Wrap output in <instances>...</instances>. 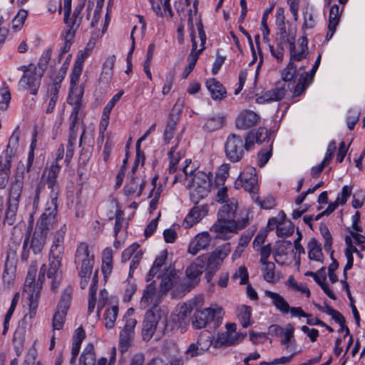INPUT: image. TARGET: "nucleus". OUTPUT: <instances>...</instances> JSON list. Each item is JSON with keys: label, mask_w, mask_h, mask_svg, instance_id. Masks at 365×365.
<instances>
[{"label": "nucleus", "mask_w": 365, "mask_h": 365, "mask_svg": "<svg viewBox=\"0 0 365 365\" xmlns=\"http://www.w3.org/2000/svg\"><path fill=\"white\" fill-rule=\"evenodd\" d=\"M238 319L245 328L250 324V318L252 315V308L247 305H242L238 307Z\"/></svg>", "instance_id": "nucleus-42"}, {"label": "nucleus", "mask_w": 365, "mask_h": 365, "mask_svg": "<svg viewBox=\"0 0 365 365\" xmlns=\"http://www.w3.org/2000/svg\"><path fill=\"white\" fill-rule=\"evenodd\" d=\"M12 142L10 140L6 150L0 156V172L11 175V159L15 155V151L11 148Z\"/></svg>", "instance_id": "nucleus-21"}, {"label": "nucleus", "mask_w": 365, "mask_h": 365, "mask_svg": "<svg viewBox=\"0 0 365 365\" xmlns=\"http://www.w3.org/2000/svg\"><path fill=\"white\" fill-rule=\"evenodd\" d=\"M197 43L195 42V47H193V44L192 43V50L190 53L187 58V66L192 70L194 69L195 64L197 63V61L198 59V57L200 54L202 53V51L205 48V47H201L200 49L197 50Z\"/></svg>", "instance_id": "nucleus-51"}, {"label": "nucleus", "mask_w": 365, "mask_h": 365, "mask_svg": "<svg viewBox=\"0 0 365 365\" xmlns=\"http://www.w3.org/2000/svg\"><path fill=\"white\" fill-rule=\"evenodd\" d=\"M340 20L339 7L337 4H334L329 9V25L334 30L336 29V26Z\"/></svg>", "instance_id": "nucleus-47"}, {"label": "nucleus", "mask_w": 365, "mask_h": 365, "mask_svg": "<svg viewBox=\"0 0 365 365\" xmlns=\"http://www.w3.org/2000/svg\"><path fill=\"white\" fill-rule=\"evenodd\" d=\"M64 253V247H51L48 257V269L47 277L52 276L61 266V261Z\"/></svg>", "instance_id": "nucleus-15"}, {"label": "nucleus", "mask_w": 365, "mask_h": 365, "mask_svg": "<svg viewBox=\"0 0 365 365\" xmlns=\"http://www.w3.org/2000/svg\"><path fill=\"white\" fill-rule=\"evenodd\" d=\"M294 327L292 323H288L284 330V338H282L280 341L281 345H286V348L289 349V343L295 342V339L294 338Z\"/></svg>", "instance_id": "nucleus-45"}, {"label": "nucleus", "mask_w": 365, "mask_h": 365, "mask_svg": "<svg viewBox=\"0 0 365 365\" xmlns=\"http://www.w3.org/2000/svg\"><path fill=\"white\" fill-rule=\"evenodd\" d=\"M139 245L137 243L132 244L130 247L125 249L121 256V260L123 262H125L129 259H132L136 252L138 251Z\"/></svg>", "instance_id": "nucleus-60"}, {"label": "nucleus", "mask_w": 365, "mask_h": 365, "mask_svg": "<svg viewBox=\"0 0 365 365\" xmlns=\"http://www.w3.org/2000/svg\"><path fill=\"white\" fill-rule=\"evenodd\" d=\"M168 257L167 250H163L158 256L156 257L154 263L150 269V272L148 274L146 281H150L159 272L160 269L165 264Z\"/></svg>", "instance_id": "nucleus-33"}, {"label": "nucleus", "mask_w": 365, "mask_h": 365, "mask_svg": "<svg viewBox=\"0 0 365 365\" xmlns=\"http://www.w3.org/2000/svg\"><path fill=\"white\" fill-rule=\"evenodd\" d=\"M83 62L76 60L72 69L71 75V86L70 91L75 88H82L84 89L83 85L78 86L79 78L82 73Z\"/></svg>", "instance_id": "nucleus-36"}, {"label": "nucleus", "mask_w": 365, "mask_h": 365, "mask_svg": "<svg viewBox=\"0 0 365 365\" xmlns=\"http://www.w3.org/2000/svg\"><path fill=\"white\" fill-rule=\"evenodd\" d=\"M245 336V334H235L232 335L227 332L218 334L217 336L213 341V346L215 349H220L224 346H230L240 342Z\"/></svg>", "instance_id": "nucleus-18"}, {"label": "nucleus", "mask_w": 365, "mask_h": 365, "mask_svg": "<svg viewBox=\"0 0 365 365\" xmlns=\"http://www.w3.org/2000/svg\"><path fill=\"white\" fill-rule=\"evenodd\" d=\"M265 295L272 299L273 305L278 311L284 314L289 313V305L282 296L268 290L265 291Z\"/></svg>", "instance_id": "nucleus-24"}, {"label": "nucleus", "mask_w": 365, "mask_h": 365, "mask_svg": "<svg viewBox=\"0 0 365 365\" xmlns=\"http://www.w3.org/2000/svg\"><path fill=\"white\" fill-rule=\"evenodd\" d=\"M75 264L77 269H79L78 274L81 278L80 285L83 289L88 285L93 264V256H90L86 243L81 242L78 246L75 255Z\"/></svg>", "instance_id": "nucleus-5"}, {"label": "nucleus", "mask_w": 365, "mask_h": 365, "mask_svg": "<svg viewBox=\"0 0 365 365\" xmlns=\"http://www.w3.org/2000/svg\"><path fill=\"white\" fill-rule=\"evenodd\" d=\"M57 213V200H51L47 202V207L38 220L35 230L42 231V233L48 235L50 228L54 222Z\"/></svg>", "instance_id": "nucleus-13"}, {"label": "nucleus", "mask_w": 365, "mask_h": 365, "mask_svg": "<svg viewBox=\"0 0 365 365\" xmlns=\"http://www.w3.org/2000/svg\"><path fill=\"white\" fill-rule=\"evenodd\" d=\"M178 279V276L175 272L167 271L164 273L161 278L160 292L162 294L168 292L177 282Z\"/></svg>", "instance_id": "nucleus-25"}, {"label": "nucleus", "mask_w": 365, "mask_h": 365, "mask_svg": "<svg viewBox=\"0 0 365 365\" xmlns=\"http://www.w3.org/2000/svg\"><path fill=\"white\" fill-rule=\"evenodd\" d=\"M237 202L235 199L222 205L217 212V220L210 227V231L216 233V237L228 240L232 233L245 228L249 224L247 217L236 220Z\"/></svg>", "instance_id": "nucleus-1"}, {"label": "nucleus", "mask_w": 365, "mask_h": 365, "mask_svg": "<svg viewBox=\"0 0 365 365\" xmlns=\"http://www.w3.org/2000/svg\"><path fill=\"white\" fill-rule=\"evenodd\" d=\"M235 187H243L245 190L252 194V198L254 199L255 192L258 190L256 169L252 166L246 167L236 180Z\"/></svg>", "instance_id": "nucleus-11"}, {"label": "nucleus", "mask_w": 365, "mask_h": 365, "mask_svg": "<svg viewBox=\"0 0 365 365\" xmlns=\"http://www.w3.org/2000/svg\"><path fill=\"white\" fill-rule=\"evenodd\" d=\"M192 173H195L192 178V185H196L200 187L203 186L205 188L211 189V173H206L202 171H195V173H193L192 170H191L190 175H192Z\"/></svg>", "instance_id": "nucleus-29"}, {"label": "nucleus", "mask_w": 365, "mask_h": 365, "mask_svg": "<svg viewBox=\"0 0 365 365\" xmlns=\"http://www.w3.org/2000/svg\"><path fill=\"white\" fill-rule=\"evenodd\" d=\"M11 101V93L9 86H4L0 88V109L6 110Z\"/></svg>", "instance_id": "nucleus-48"}, {"label": "nucleus", "mask_w": 365, "mask_h": 365, "mask_svg": "<svg viewBox=\"0 0 365 365\" xmlns=\"http://www.w3.org/2000/svg\"><path fill=\"white\" fill-rule=\"evenodd\" d=\"M61 165L58 163L53 165L48 170L46 185L50 189V200H57L59 192L58 185L56 178L59 174Z\"/></svg>", "instance_id": "nucleus-16"}, {"label": "nucleus", "mask_w": 365, "mask_h": 365, "mask_svg": "<svg viewBox=\"0 0 365 365\" xmlns=\"http://www.w3.org/2000/svg\"><path fill=\"white\" fill-rule=\"evenodd\" d=\"M28 16V12L25 9H20L12 21V27L15 31L19 30L24 25Z\"/></svg>", "instance_id": "nucleus-50"}, {"label": "nucleus", "mask_w": 365, "mask_h": 365, "mask_svg": "<svg viewBox=\"0 0 365 365\" xmlns=\"http://www.w3.org/2000/svg\"><path fill=\"white\" fill-rule=\"evenodd\" d=\"M134 313L135 311L133 308H130L127 310L123 317L124 325L121 331L135 334V327L138 323V321L134 317Z\"/></svg>", "instance_id": "nucleus-30"}, {"label": "nucleus", "mask_w": 365, "mask_h": 365, "mask_svg": "<svg viewBox=\"0 0 365 365\" xmlns=\"http://www.w3.org/2000/svg\"><path fill=\"white\" fill-rule=\"evenodd\" d=\"M81 21V17H73L71 14L63 16V22L66 25L68 30L66 34H70L75 36L76 31L79 27Z\"/></svg>", "instance_id": "nucleus-44"}, {"label": "nucleus", "mask_w": 365, "mask_h": 365, "mask_svg": "<svg viewBox=\"0 0 365 365\" xmlns=\"http://www.w3.org/2000/svg\"><path fill=\"white\" fill-rule=\"evenodd\" d=\"M66 314V312L56 310L52 320V327L53 330H60L63 328Z\"/></svg>", "instance_id": "nucleus-54"}, {"label": "nucleus", "mask_w": 365, "mask_h": 365, "mask_svg": "<svg viewBox=\"0 0 365 365\" xmlns=\"http://www.w3.org/2000/svg\"><path fill=\"white\" fill-rule=\"evenodd\" d=\"M307 44V38L302 36L299 45V50L297 51L294 42L289 41V62L282 72V78L284 81H292L296 78L298 68L296 63L307 58L309 53Z\"/></svg>", "instance_id": "nucleus-4"}, {"label": "nucleus", "mask_w": 365, "mask_h": 365, "mask_svg": "<svg viewBox=\"0 0 365 365\" xmlns=\"http://www.w3.org/2000/svg\"><path fill=\"white\" fill-rule=\"evenodd\" d=\"M206 86L213 99L221 100L226 96L227 92L225 87L215 78L207 80Z\"/></svg>", "instance_id": "nucleus-22"}, {"label": "nucleus", "mask_w": 365, "mask_h": 365, "mask_svg": "<svg viewBox=\"0 0 365 365\" xmlns=\"http://www.w3.org/2000/svg\"><path fill=\"white\" fill-rule=\"evenodd\" d=\"M204 268L203 263L200 262H195L191 264L185 271L186 276L192 281H195L202 273V269Z\"/></svg>", "instance_id": "nucleus-40"}, {"label": "nucleus", "mask_w": 365, "mask_h": 365, "mask_svg": "<svg viewBox=\"0 0 365 365\" xmlns=\"http://www.w3.org/2000/svg\"><path fill=\"white\" fill-rule=\"evenodd\" d=\"M210 241L211 237L207 232H202L197 235L189 245L188 252L195 255L200 250L207 249Z\"/></svg>", "instance_id": "nucleus-19"}, {"label": "nucleus", "mask_w": 365, "mask_h": 365, "mask_svg": "<svg viewBox=\"0 0 365 365\" xmlns=\"http://www.w3.org/2000/svg\"><path fill=\"white\" fill-rule=\"evenodd\" d=\"M179 141L178 140L177 143L173 146L168 155L170 158V164L168 168V171L170 173H174L177 170V165L181 158L179 152H177L178 146Z\"/></svg>", "instance_id": "nucleus-41"}, {"label": "nucleus", "mask_w": 365, "mask_h": 365, "mask_svg": "<svg viewBox=\"0 0 365 365\" xmlns=\"http://www.w3.org/2000/svg\"><path fill=\"white\" fill-rule=\"evenodd\" d=\"M279 225L280 223L277 217L270 218L267 223V227L270 230H274L275 227H277V232L279 237L289 236L293 233L294 227L292 225H290L289 228L286 231L282 227H280Z\"/></svg>", "instance_id": "nucleus-43"}, {"label": "nucleus", "mask_w": 365, "mask_h": 365, "mask_svg": "<svg viewBox=\"0 0 365 365\" xmlns=\"http://www.w3.org/2000/svg\"><path fill=\"white\" fill-rule=\"evenodd\" d=\"M22 192V185L19 182L13 183L9 191L7 208L5 212L4 223L13 225L16 222V212L19 208V199Z\"/></svg>", "instance_id": "nucleus-9"}, {"label": "nucleus", "mask_w": 365, "mask_h": 365, "mask_svg": "<svg viewBox=\"0 0 365 365\" xmlns=\"http://www.w3.org/2000/svg\"><path fill=\"white\" fill-rule=\"evenodd\" d=\"M209 211L207 204L195 205L189 212L183 221V226L186 228L192 227L205 217Z\"/></svg>", "instance_id": "nucleus-14"}, {"label": "nucleus", "mask_w": 365, "mask_h": 365, "mask_svg": "<svg viewBox=\"0 0 365 365\" xmlns=\"http://www.w3.org/2000/svg\"><path fill=\"white\" fill-rule=\"evenodd\" d=\"M263 209H272L275 206V200L272 197L265 198L264 200H259V196L255 192V197L252 199Z\"/></svg>", "instance_id": "nucleus-61"}, {"label": "nucleus", "mask_w": 365, "mask_h": 365, "mask_svg": "<svg viewBox=\"0 0 365 365\" xmlns=\"http://www.w3.org/2000/svg\"><path fill=\"white\" fill-rule=\"evenodd\" d=\"M225 123V118L217 116L210 118L205 123V129L208 131H214L221 128Z\"/></svg>", "instance_id": "nucleus-52"}, {"label": "nucleus", "mask_w": 365, "mask_h": 365, "mask_svg": "<svg viewBox=\"0 0 365 365\" xmlns=\"http://www.w3.org/2000/svg\"><path fill=\"white\" fill-rule=\"evenodd\" d=\"M175 73L174 71H170L168 73L165 78V83L162 91L164 95L168 94L170 91L175 81Z\"/></svg>", "instance_id": "nucleus-64"}, {"label": "nucleus", "mask_w": 365, "mask_h": 365, "mask_svg": "<svg viewBox=\"0 0 365 365\" xmlns=\"http://www.w3.org/2000/svg\"><path fill=\"white\" fill-rule=\"evenodd\" d=\"M360 117V112L356 109L351 108L348 110L346 117V122L347 128L349 130H353L356 123L359 121Z\"/></svg>", "instance_id": "nucleus-53"}, {"label": "nucleus", "mask_w": 365, "mask_h": 365, "mask_svg": "<svg viewBox=\"0 0 365 365\" xmlns=\"http://www.w3.org/2000/svg\"><path fill=\"white\" fill-rule=\"evenodd\" d=\"M270 139L271 138H267V147L262 148L258 153L257 165L260 168L264 167L267 163V162L272 155L273 141H271ZM265 140L266 138H264L263 141H264Z\"/></svg>", "instance_id": "nucleus-31"}, {"label": "nucleus", "mask_w": 365, "mask_h": 365, "mask_svg": "<svg viewBox=\"0 0 365 365\" xmlns=\"http://www.w3.org/2000/svg\"><path fill=\"white\" fill-rule=\"evenodd\" d=\"M287 90L284 86H277L276 88L267 91L263 96L257 98L256 101L258 103H262L269 101H277L282 99Z\"/></svg>", "instance_id": "nucleus-20"}, {"label": "nucleus", "mask_w": 365, "mask_h": 365, "mask_svg": "<svg viewBox=\"0 0 365 365\" xmlns=\"http://www.w3.org/2000/svg\"><path fill=\"white\" fill-rule=\"evenodd\" d=\"M230 165L227 163L222 164L219 169V172L216 174V181L218 184L224 182L229 175Z\"/></svg>", "instance_id": "nucleus-62"}, {"label": "nucleus", "mask_w": 365, "mask_h": 365, "mask_svg": "<svg viewBox=\"0 0 365 365\" xmlns=\"http://www.w3.org/2000/svg\"><path fill=\"white\" fill-rule=\"evenodd\" d=\"M231 245L227 242L214 250L209 256L201 255L197 258V262L203 263L207 269L217 271L224 259L229 255Z\"/></svg>", "instance_id": "nucleus-10"}, {"label": "nucleus", "mask_w": 365, "mask_h": 365, "mask_svg": "<svg viewBox=\"0 0 365 365\" xmlns=\"http://www.w3.org/2000/svg\"><path fill=\"white\" fill-rule=\"evenodd\" d=\"M72 293L73 290L71 287H67L64 289L61 294V297L60 301L58 302V306H57V310L62 311L64 312H68L71 302V298H72Z\"/></svg>", "instance_id": "nucleus-37"}, {"label": "nucleus", "mask_w": 365, "mask_h": 365, "mask_svg": "<svg viewBox=\"0 0 365 365\" xmlns=\"http://www.w3.org/2000/svg\"><path fill=\"white\" fill-rule=\"evenodd\" d=\"M118 314V305H113L107 308L103 314L104 325L106 329H110L114 327Z\"/></svg>", "instance_id": "nucleus-34"}, {"label": "nucleus", "mask_w": 365, "mask_h": 365, "mask_svg": "<svg viewBox=\"0 0 365 365\" xmlns=\"http://www.w3.org/2000/svg\"><path fill=\"white\" fill-rule=\"evenodd\" d=\"M47 235L42 233V231L34 230L29 243V248L35 255L39 254L43 249L46 244Z\"/></svg>", "instance_id": "nucleus-23"}, {"label": "nucleus", "mask_w": 365, "mask_h": 365, "mask_svg": "<svg viewBox=\"0 0 365 365\" xmlns=\"http://www.w3.org/2000/svg\"><path fill=\"white\" fill-rule=\"evenodd\" d=\"M134 334L120 331L119 335V346L122 352L126 351L130 346L134 338Z\"/></svg>", "instance_id": "nucleus-46"}, {"label": "nucleus", "mask_w": 365, "mask_h": 365, "mask_svg": "<svg viewBox=\"0 0 365 365\" xmlns=\"http://www.w3.org/2000/svg\"><path fill=\"white\" fill-rule=\"evenodd\" d=\"M312 81L309 78V73L304 72L301 74L299 82L294 87L293 96H299L307 89Z\"/></svg>", "instance_id": "nucleus-38"}, {"label": "nucleus", "mask_w": 365, "mask_h": 365, "mask_svg": "<svg viewBox=\"0 0 365 365\" xmlns=\"http://www.w3.org/2000/svg\"><path fill=\"white\" fill-rule=\"evenodd\" d=\"M264 267L262 269V275L264 279L268 282H273L274 279L275 265L273 262H266L262 263Z\"/></svg>", "instance_id": "nucleus-55"}, {"label": "nucleus", "mask_w": 365, "mask_h": 365, "mask_svg": "<svg viewBox=\"0 0 365 365\" xmlns=\"http://www.w3.org/2000/svg\"><path fill=\"white\" fill-rule=\"evenodd\" d=\"M166 320L163 318L155 306L146 312L143 322L141 335L145 341H149L153 336L159 324L165 325Z\"/></svg>", "instance_id": "nucleus-8"}, {"label": "nucleus", "mask_w": 365, "mask_h": 365, "mask_svg": "<svg viewBox=\"0 0 365 365\" xmlns=\"http://www.w3.org/2000/svg\"><path fill=\"white\" fill-rule=\"evenodd\" d=\"M224 315L222 308L217 305L205 308L195 312L192 322V327L196 329L205 328L208 323L213 322L214 327H218Z\"/></svg>", "instance_id": "nucleus-7"}, {"label": "nucleus", "mask_w": 365, "mask_h": 365, "mask_svg": "<svg viewBox=\"0 0 365 365\" xmlns=\"http://www.w3.org/2000/svg\"><path fill=\"white\" fill-rule=\"evenodd\" d=\"M114 106L110 105V103H107L103 108L102 118L100 123V131L101 132L102 129L105 130L106 126L108 124L109 115Z\"/></svg>", "instance_id": "nucleus-59"}, {"label": "nucleus", "mask_w": 365, "mask_h": 365, "mask_svg": "<svg viewBox=\"0 0 365 365\" xmlns=\"http://www.w3.org/2000/svg\"><path fill=\"white\" fill-rule=\"evenodd\" d=\"M260 138H227L225 143L226 158L232 163L240 161L245 155V150L253 149L255 144L262 143Z\"/></svg>", "instance_id": "nucleus-3"}, {"label": "nucleus", "mask_w": 365, "mask_h": 365, "mask_svg": "<svg viewBox=\"0 0 365 365\" xmlns=\"http://www.w3.org/2000/svg\"><path fill=\"white\" fill-rule=\"evenodd\" d=\"M36 271L37 264L35 262L34 264H31L29 269L24 289V292L28 294L29 301V312L26 317L29 315L31 319L36 315L41 292V285H39L38 283H35Z\"/></svg>", "instance_id": "nucleus-6"}, {"label": "nucleus", "mask_w": 365, "mask_h": 365, "mask_svg": "<svg viewBox=\"0 0 365 365\" xmlns=\"http://www.w3.org/2000/svg\"><path fill=\"white\" fill-rule=\"evenodd\" d=\"M210 192V189L209 188L192 185L190 193V200L195 205H197L201 200L207 197Z\"/></svg>", "instance_id": "nucleus-35"}, {"label": "nucleus", "mask_w": 365, "mask_h": 365, "mask_svg": "<svg viewBox=\"0 0 365 365\" xmlns=\"http://www.w3.org/2000/svg\"><path fill=\"white\" fill-rule=\"evenodd\" d=\"M192 311V307L190 304H184L180 306L178 310L174 321L179 324L180 326L187 325L190 322V316Z\"/></svg>", "instance_id": "nucleus-28"}, {"label": "nucleus", "mask_w": 365, "mask_h": 365, "mask_svg": "<svg viewBox=\"0 0 365 365\" xmlns=\"http://www.w3.org/2000/svg\"><path fill=\"white\" fill-rule=\"evenodd\" d=\"M51 54H52L51 49L48 48L43 52V53L39 59V61L38 63V70H39L38 71L40 73H42V74L43 73V71L47 68L48 62L51 57Z\"/></svg>", "instance_id": "nucleus-56"}, {"label": "nucleus", "mask_w": 365, "mask_h": 365, "mask_svg": "<svg viewBox=\"0 0 365 365\" xmlns=\"http://www.w3.org/2000/svg\"><path fill=\"white\" fill-rule=\"evenodd\" d=\"M181 112L177 109L175 106L172 109L169 114L168 120L167 121L166 127L164 130L165 137L172 136L175 135V130L176 125L179 122Z\"/></svg>", "instance_id": "nucleus-26"}, {"label": "nucleus", "mask_w": 365, "mask_h": 365, "mask_svg": "<svg viewBox=\"0 0 365 365\" xmlns=\"http://www.w3.org/2000/svg\"><path fill=\"white\" fill-rule=\"evenodd\" d=\"M156 294V286L155 282H151L146 286L144 289L143 297L140 300V306L143 308L148 307L150 302H151Z\"/></svg>", "instance_id": "nucleus-39"}, {"label": "nucleus", "mask_w": 365, "mask_h": 365, "mask_svg": "<svg viewBox=\"0 0 365 365\" xmlns=\"http://www.w3.org/2000/svg\"><path fill=\"white\" fill-rule=\"evenodd\" d=\"M63 38H64V45L61 48V51L58 56V60L61 61V58L62 56L66 53L67 52L69 51L70 48H71V43H72V40L74 37L73 35H71V33L70 34H66L63 35Z\"/></svg>", "instance_id": "nucleus-63"}, {"label": "nucleus", "mask_w": 365, "mask_h": 365, "mask_svg": "<svg viewBox=\"0 0 365 365\" xmlns=\"http://www.w3.org/2000/svg\"><path fill=\"white\" fill-rule=\"evenodd\" d=\"M83 88H72L69 92L68 98V103L73 106L71 113L70 115V134L69 137H76L80 135L83 137L85 130L83 125L81 122V115L84 109L83 103Z\"/></svg>", "instance_id": "nucleus-2"}, {"label": "nucleus", "mask_w": 365, "mask_h": 365, "mask_svg": "<svg viewBox=\"0 0 365 365\" xmlns=\"http://www.w3.org/2000/svg\"><path fill=\"white\" fill-rule=\"evenodd\" d=\"M199 345L200 351L197 354H204L208 349L210 347L212 344H213V341L211 340V338L209 336L204 337L203 335L199 336L197 341Z\"/></svg>", "instance_id": "nucleus-57"}, {"label": "nucleus", "mask_w": 365, "mask_h": 365, "mask_svg": "<svg viewBox=\"0 0 365 365\" xmlns=\"http://www.w3.org/2000/svg\"><path fill=\"white\" fill-rule=\"evenodd\" d=\"M14 272L15 269L12 264H9V260L7 259L5 262L4 271L2 276L4 281L6 282L8 284L12 282L14 279Z\"/></svg>", "instance_id": "nucleus-58"}, {"label": "nucleus", "mask_w": 365, "mask_h": 365, "mask_svg": "<svg viewBox=\"0 0 365 365\" xmlns=\"http://www.w3.org/2000/svg\"><path fill=\"white\" fill-rule=\"evenodd\" d=\"M319 230L324 239V248L327 252L331 251L332 237L329 232L328 227L326 225L322 224L319 227Z\"/></svg>", "instance_id": "nucleus-49"}, {"label": "nucleus", "mask_w": 365, "mask_h": 365, "mask_svg": "<svg viewBox=\"0 0 365 365\" xmlns=\"http://www.w3.org/2000/svg\"><path fill=\"white\" fill-rule=\"evenodd\" d=\"M308 257L310 260L322 262L323 253L321 244L314 238H312L308 244Z\"/></svg>", "instance_id": "nucleus-27"}, {"label": "nucleus", "mask_w": 365, "mask_h": 365, "mask_svg": "<svg viewBox=\"0 0 365 365\" xmlns=\"http://www.w3.org/2000/svg\"><path fill=\"white\" fill-rule=\"evenodd\" d=\"M96 354L94 346L92 344H88L83 349L80 359L79 365H95Z\"/></svg>", "instance_id": "nucleus-32"}, {"label": "nucleus", "mask_w": 365, "mask_h": 365, "mask_svg": "<svg viewBox=\"0 0 365 365\" xmlns=\"http://www.w3.org/2000/svg\"><path fill=\"white\" fill-rule=\"evenodd\" d=\"M24 70V75L21 78L19 85L24 90L30 89L32 95L37 93L41 84L42 73L36 72V67L30 66L29 68L21 67Z\"/></svg>", "instance_id": "nucleus-12"}, {"label": "nucleus", "mask_w": 365, "mask_h": 365, "mask_svg": "<svg viewBox=\"0 0 365 365\" xmlns=\"http://www.w3.org/2000/svg\"><path fill=\"white\" fill-rule=\"evenodd\" d=\"M259 120L258 115L252 110H242L237 116L235 125L238 129L247 130L255 126Z\"/></svg>", "instance_id": "nucleus-17"}]
</instances>
